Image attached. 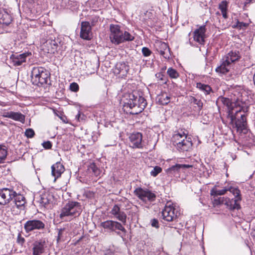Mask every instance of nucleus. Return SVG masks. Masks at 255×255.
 <instances>
[{
	"mask_svg": "<svg viewBox=\"0 0 255 255\" xmlns=\"http://www.w3.org/2000/svg\"><path fill=\"white\" fill-rule=\"evenodd\" d=\"M220 102L228 108V117L231 122L235 123L237 131L242 132L246 128L247 121L245 113L248 111V108L236 106L235 103H232L229 98L225 97L219 98L217 103Z\"/></svg>",
	"mask_w": 255,
	"mask_h": 255,
	"instance_id": "obj_1",
	"label": "nucleus"
},
{
	"mask_svg": "<svg viewBox=\"0 0 255 255\" xmlns=\"http://www.w3.org/2000/svg\"><path fill=\"white\" fill-rule=\"evenodd\" d=\"M146 105V100L142 96L129 94L128 99L125 103L124 107L131 110V111H129L130 114L136 115L143 111Z\"/></svg>",
	"mask_w": 255,
	"mask_h": 255,
	"instance_id": "obj_2",
	"label": "nucleus"
},
{
	"mask_svg": "<svg viewBox=\"0 0 255 255\" xmlns=\"http://www.w3.org/2000/svg\"><path fill=\"white\" fill-rule=\"evenodd\" d=\"M31 78L33 85L40 86L47 83L50 78V73L44 67H35L31 71Z\"/></svg>",
	"mask_w": 255,
	"mask_h": 255,
	"instance_id": "obj_3",
	"label": "nucleus"
},
{
	"mask_svg": "<svg viewBox=\"0 0 255 255\" xmlns=\"http://www.w3.org/2000/svg\"><path fill=\"white\" fill-rule=\"evenodd\" d=\"M82 211V206L79 202L68 201L61 209L59 217L61 219L69 217L75 218L79 216Z\"/></svg>",
	"mask_w": 255,
	"mask_h": 255,
	"instance_id": "obj_4",
	"label": "nucleus"
},
{
	"mask_svg": "<svg viewBox=\"0 0 255 255\" xmlns=\"http://www.w3.org/2000/svg\"><path fill=\"white\" fill-rule=\"evenodd\" d=\"M172 141L174 145L180 151H187L192 146V142L187 139L186 135L184 132L175 134L173 136Z\"/></svg>",
	"mask_w": 255,
	"mask_h": 255,
	"instance_id": "obj_5",
	"label": "nucleus"
},
{
	"mask_svg": "<svg viewBox=\"0 0 255 255\" xmlns=\"http://www.w3.org/2000/svg\"><path fill=\"white\" fill-rule=\"evenodd\" d=\"M179 215L178 207L171 202H167L162 211V219L167 222L175 221Z\"/></svg>",
	"mask_w": 255,
	"mask_h": 255,
	"instance_id": "obj_6",
	"label": "nucleus"
},
{
	"mask_svg": "<svg viewBox=\"0 0 255 255\" xmlns=\"http://www.w3.org/2000/svg\"><path fill=\"white\" fill-rule=\"evenodd\" d=\"M134 193L145 203L154 201L156 197L155 193L151 191L141 187L136 188L134 191Z\"/></svg>",
	"mask_w": 255,
	"mask_h": 255,
	"instance_id": "obj_7",
	"label": "nucleus"
},
{
	"mask_svg": "<svg viewBox=\"0 0 255 255\" xmlns=\"http://www.w3.org/2000/svg\"><path fill=\"white\" fill-rule=\"evenodd\" d=\"M16 191L12 188H3L0 189V204L12 205V201L15 195Z\"/></svg>",
	"mask_w": 255,
	"mask_h": 255,
	"instance_id": "obj_8",
	"label": "nucleus"
},
{
	"mask_svg": "<svg viewBox=\"0 0 255 255\" xmlns=\"http://www.w3.org/2000/svg\"><path fill=\"white\" fill-rule=\"evenodd\" d=\"M45 227V223L38 219L29 220L24 224V229L27 233L35 230H42Z\"/></svg>",
	"mask_w": 255,
	"mask_h": 255,
	"instance_id": "obj_9",
	"label": "nucleus"
},
{
	"mask_svg": "<svg viewBox=\"0 0 255 255\" xmlns=\"http://www.w3.org/2000/svg\"><path fill=\"white\" fill-rule=\"evenodd\" d=\"M230 191L233 194L238 195L239 194V188L234 187L231 186H228L224 187L222 189L217 188V186H214L210 191L211 196H217L225 195L227 191Z\"/></svg>",
	"mask_w": 255,
	"mask_h": 255,
	"instance_id": "obj_10",
	"label": "nucleus"
},
{
	"mask_svg": "<svg viewBox=\"0 0 255 255\" xmlns=\"http://www.w3.org/2000/svg\"><path fill=\"white\" fill-rule=\"evenodd\" d=\"M110 38L111 42L115 44L121 43V40L123 39L121 37V30L120 26L118 25L111 24L110 25Z\"/></svg>",
	"mask_w": 255,
	"mask_h": 255,
	"instance_id": "obj_11",
	"label": "nucleus"
},
{
	"mask_svg": "<svg viewBox=\"0 0 255 255\" xmlns=\"http://www.w3.org/2000/svg\"><path fill=\"white\" fill-rule=\"evenodd\" d=\"M129 140L130 147L133 148H142V135L141 133L136 132L131 133L129 136Z\"/></svg>",
	"mask_w": 255,
	"mask_h": 255,
	"instance_id": "obj_12",
	"label": "nucleus"
},
{
	"mask_svg": "<svg viewBox=\"0 0 255 255\" xmlns=\"http://www.w3.org/2000/svg\"><path fill=\"white\" fill-rule=\"evenodd\" d=\"M92 36V28L89 22H81L80 37L83 39L90 40Z\"/></svg>",
	"mask_w": 255,
	"mask_h": 255,
	"instance_id": "obj_13",
	"label": "nucleus"
},
{
	"mask_svg": "<svg viewBox=\"0 0 255 255\" xmlns=\"http://www.w3.org/2000/svg\"><path fill=\"white\" fill-rule=\"evenodd\" d=\"M30 55H31V53L29 52H25L20 54H12L10 59L13 66H18L25 62L27 57Z\"/></svg>",
	"mask_w": 255,
	"mask_h": 255,
	"instance_id": "obj_14",
	"label": "nucleus"
},
{
	"mask_svg": "<svg viewBox=\"0 0 255 255\" xmlns=\"http://www.w3.org/2000/svg\"><path fill=\"white\" fill-rule=\"evenodd\" d=\"M156 50L165 59H169L171 56L168 45L165 42H159L156 44Z\"/></svg>",
	"mask_w": 255,
	"mask_h": 255,
	"instance_id": "obj_15",
	"label": "nucleus"
},
{
	"mask_svg": "<svg viewBox=\"0 0 255 255\" xmlns=\"http://www.w3.org/2000/svg\"><path fill=\"white\" fill-rule=\"evenodd\" d=\"M206 29L205 25H202L194 32V40L200 44H204Z\"/></svg>",
	"mask_w": 255,
	"mask_h": 255,
	"instance_id": "obj_16",
	"label": "nucleus"
},
{
	"mask_svg": "<svg viewBox=\"0 0 255 255\" xmlns=\"http://www.w3.org/2000/svg\"><path fill=\"white\" fill-rule=\"evenodd\" d=\"M191 166L189 165L176 164L168 168L166 172L169 176L178 177L179 176V172L181 168H189Z\"/></svg>",
	"mask_w": 255,
	"mask_h": 255,
	"instance_id": "obj_17",
	"label": "nucleus"
},
{
	"mask_svg": "<svg viewBox=\"0 0 255 255\" xmlns=\"http://www.w3.org/2000/svg\"><path fill=\"white\" fill-rule=\"evenodd\" d=\"M45 245V241L43 240L35 241L33 244V255H41L43 254L44 252Z\"/></svg>",
	"mask_w": 255,
	"mask_h": 255,
	"instance_id": "obj_18",
	"label": "nucleus"
},
{
	"mask_svg": "<svg viewBox=\"0 0 255 255\" xmlns=\"http://www.w3.org/2000/svg\"><path fill=\"white\" fill-rule=\"evenodd\" d=\"M51 174L54 177V181L60 177L65 170L64 165L60 162H57L51 166Z\"/></svg>",
	"mask_w": 255,
	"mask_h": 255,
	"instance_id": "obj_19",
	"label": "nucleus"
},
{
	"mask_svg": "<svg viewBox=\"0 0 255 255\" xmlns=\"http://www.w3.org/2000/svg\"><path fill=\"white\" fill-rule=\"evenodd\" d=\"M129 70V67L125 62H119L117 63L113 72L115 74L121 75L124 76L127 74Z\"/></svg>",
	"mask_w": 255,
	"mask_h": 255,
	"instance_id": "obj_20",
	"label": "nucleus"
},
{
	"mask_svg": "<svg viewBox=\"0 0 255 255\" xmlns=\"http://www.w3.org/2000/svg\"><path fill=\"white\" fill-rule=\"evenodd\" d=\"M241 56L240 53L237 50H232L230 51L226 56L223 57L226 60V63H234L239 60Z\"/></svg>",
	"mask_w": 255,
	"mask_h": 255,
	"instance_id": "obj_21",
	"label": "nucleus"
},
{
	"mask_svg": "<svg viewBox=\"0 0 255 255\" xmlns=\"http://www.w3.org/2000/svg\"><path fill=\"white\" fill-rule=\"evenodd\" d=\"M57 231L58 232L57 242L64 241L69 232L68 224L64 225L62 228H57Z\"/></svg>",
	"mask_w": 255,
	"mask_h": 255,
	"instance_id": "obj_22",
	"label": "nucleus"
},
{
	"mask_svg": "<svg viewBox=\"0 0 255 255\" xmlns=\"http://www.w3.org/2000/svg\"><path fill=\"white\" fill-rule=\"evenodd\" d=\"M238 194V195L233 194L235 198L230 199V210H239L241 208L239 202L242 200V197L241 195V191L239 189V194Z\"/></svg>",
	"mask_w": 255,
	"mask_h": 255,
	"instance_id": "obj_23",
	"label": "nucleus"
},
{
	"mask_svg": "<svg viewBox=\"0 0 255 255\" xmlns=\"http://www.w3.org/2000/svg\"><path fill=\"white\" fill-rule=\"evenodd\" d=\"M58 43L55 39H47L45 43V46L47 47V52L54 53L57 51Z\"/></svg>",
	"mask_w": 255,
	"mask_h": 255,
	"instance_id": "obj_24",
	"label": "nucleus"
},
{
	"mask_svg": "<svg viewBox=\"0 0 255 255\" xmlns=\"http://www.w3.org/2000/svg\"><path fill=\"white\" fill-rule=\"evenodd\" d=\"M230 65V63H226V60L223 57L220 65L216 68L215 71L218 73L225 74L229 71Z\"/></svg>",
	"mask_w": 255,
	"mask_h": 255,
	"instance_id": "obj_25",
	"label": "nucleus"
},
{
	"mask_svg": "<svg viewBox=\"0 0 255 255\" xmlns=\"http://www.w3.org/2000/svg\"><path fill=\"white\" fill-rule=\"evenodd\" d=\"M171 96L166 92H162L157 96L156 100L161 105H167L170 102Z\"/></svg>",
	"mask_w": 255,
	"mask_h": 255,
	"instance_id": "obj_26",
	"label": "nucleus"
},
{
	"mask_svg": "<svg viewBox=\"0 0 255 255\" xmlns=\"http://www.w3.org/2000/svg\"><path fill=\"white\" fill-rule=\"evenodd\" d=\"M26 203L25 198L23 195L16 192L14 198L12 199V204L16 205L17 207L23 206Z\"/></svg>",
	"mask_w": 255,
	"mask_h": 255,
	"instance_id": "obj_27",
	"label": "nucleus"
},
{
	"mask_svg": "<svg viewBox=\"0 0 255 255\" xmlns=\"http://www.w3.org/2000/svg\"><path fill=\"white\" fill-rule=\"evenodd\" d=\"M12 21V18L10 14L8 13L4 12L2 13H0V23L8 25Z\"/></svg>",
	"mask_w": 255,
	"mask_h": 255,
	"instance_id": "obj_28",
	"label": "nucleus"
},
{
	"mask_svg": "<svg viewBox=\"0 0 255 255\" xmlns=\"http://www.w3.org/2000/svg\"><path fill=\"white\" fill-rule=\"evenodd\" d=\"M196 87L201 91L204 92L205 95H209L213 92L211 87L207 85L199 82L196 84Z\"/></svg>",
	"mask_w": 255,
	"mask_h": 255,
	"instance_id": "obj_29",
	"label": "nucleus"
},
{
	"mask_svg": "<svg viewBox=\"0 0 255 255\" xmlns=\"http://www.w3.org/2000/svg\"><path fill=\"white\" fill-rule=\"evenodd\" d=\"M11 119L14 121L20 122L23 124L25 123V117L20 112H12Z\"/></svg>",
	"mask_w": 255,
	"mask_h": 255,
	"instance_id": "obj_30",
	"label": "nucleus"
},
{
	"mask_svg": "<svg viewBox=\"0 0 255 255\" xmlns=\"http://www.w3.org/2000/svg\"><path fill=\"white\" fill-rule=\"evenodd\" d=\"M228 2L226 0H223L221 2L219 5V8L221 10L223 17L226 19L228 17L227 10H228Z\"/></svg>",
	"mask_w": 255,
	"mask_h": 255,
	"instance_id": "obj_31",
	"label": "nucleus"
},
{
	"mask_svg": "<svg viewBox=\"0 0 255 255\" xmlns=\"http://www.w3.org/2000/svg\"><path fill=\"white\" fill-rule=\"evenodd\" d=\"M37 202H38L41 206L45 207L49 204V200L47 194H42L37 198Z\"/></svg>",
	"mask_w": 255,
	"mask_h": 255,
	"instance_id": "obj_32",
	"label": "nucleus"
},
{
	"mask_svg": "<svg viewBox=\"0 0 255 255\" xmlns=\"http://www.w3.org/2000/svg\"><path fill=\"white\" fill-rule=\"evenodd\" d=\"M211 200L213 206L214 207H218L221 205L223 204L224 202V197H218L217 196H213V198L211 199Z\"/></svg>",
	"mask_w": 255,
	"mask_h": 255,
	"instance_id": "obj_33",
	"label": "nucleus"
},
{
	"mask_svg": "<svg viewBox=\"0 0 255 255\" xmlns=\"http://www.w3.org/2000/svg\"><path fill=\"white\" fill-rule=\"evenodd\" d=\"M190 101L191 103L197 106V110L200 112L203 108V103L200 99H198L194 97H191Z\"/></svg>",
	"mask_w": 255,
	"mask_h": 255,
	"instance_id": "obj_34",
	"label": "nucleus"
},
{
	"mask_svg": "<svg viewBox=\"0 0 255 255\" xmlns=\"http://www.w3.org/2000/svg\"><path fill=\"white\" fill-rule=\"evenodd\" d=\"M117 230L121 231L124 233L126 232V230L121 223L113 221L112 232H115Z\"/></svg>",
	"mask_w": 255,
	"mask_h": 255,
	"instance_id": "obj_35",
	"label": "nucleus"
},
{
	"mask_svg": "<svg viewBox=\"0 0 255 255\" xmlns=\"http://www.w3.org/2000/svg\"><path fill=\"white\" fill-rule=\"evenodd\" d=\"M113 220H107L101 223V226L104 229L112 232L113 229Z\"/></svg>",
	"mask_w": 255,
	"mask_h": 255,
	"instance_id": "obj_36",
	"label": "nucleus"
},
{
	"mask_svg": "<svg viewBox=\"0 0 255 255\" xmlns=\"http://www.w3.org/2000/svg\"><path fill=\"white\" fill-rule=\"evenodd\" d=\"M7 155V150L5 146L0 145V163L3 162Z\"/></svg>",
	"mask_w": 255,
	"mask_h": 255,
	"instance_id": "obj_37",
	"label": "nucleus"
},
{
	"mask_svg": "<svg viewBox=\"0 0 255 255\" xmlns=\"http://www.w3.org/2000/svg\"><path fill=\"white\" fill-rule=\"evenodd\" d=\"M167 73L171 78L175 79L179 77V74L177 71L172 68H168Z\"/></svg>",
	"mask_w": 255,
	"mask_h": 255,
	"instance_id": "obj_38",
	"label": "nucleus"
},
{
	"mask_svg": "<svg viewBox=\"0 0 255 255\" xmlns=\"http://www.w3.org/2000/svg\"><path fill=\"white\" fill-rule=\"evenodd\" d=\"M118 220L125 224L127 221V215L123 212L121 211L118 215L115 216Z\"/></svg>",
	"mask_w": 255,
	"mask_h": 255,
	"instance_id": "obj_39",
	"label": "nucleus"
},
{
	"mask_svg": "<svg viewBox=\"0 0 255 255\" xmlns=\"http://www.w3.org/2000/svg\"><path fill=\"white\" fill-rule=\"evenodd\" d=\"M89 169L92 170L94 175L96 176L100 174V170L97 167L94 163L90 164Z\"/></svg>",
	"mask_w": 255,
	"mask_h": 255,
	"instance_id": "obj_40",
	"label": "nucleus"
},
{
	"mask_svg": "<svg viewBox=\"0 0 255 255\" xmlns=\"http://www.w3.org/2000/svg\"><path fill=\"white\" fill-rule=\"evenodd\" d=\"M248 23H245L243 22H240L239 20H237L236 24L234 25L233 26V27L238 28L239 29H245L248 26Z\"/></svg>",
	"mask_w": 255,
	"mask_h": 255,
	"instance_id": "obj_41",
	"label": "nucleus"
},
{
	"mask_svg": "<svg viewBox=\"0 0 255 255\" xmlns=\"http://www.w3.org/2000/svg\"><path fill=\"white\" fill-rule=\"evenodd\" d=\"M155 77L158 80L162 81L163 84H166L167 81V78L162 73L159 72L156 73Z\"/></svg>",
	"mask_w": 255,
	"mask_h": 255,
	"instance_id": "obj_42",
	"label": "nucleus"
},
{
	"mask_svg": "<svg viewBox=\"0 0 255 255\" xmlns=\"http://www.w3.org/2000/svg\"><path fill=\"white\" fill-rule=\"evenodd\" d=\"M124 42L126 41H131L134 40V35L130 34L129 32L124 31Z\"/></svg>",
	"mask_w": 255,
	"mask_h": 255,
	"instance_id": "obj_43",
	"label": "nucleus"
},
{
	"mask_svg": "<svg viewBox=\"0 0 255 255\" xmlns=\"http://www.w3.org/2000/svg\"><path fill=\"white\" fill-rule=\"evenodd\" d=\"M161 171L162 168L158 166H156L150 171V175L153 177H156Z\"/></svg>",
	"mask_w": 255,
	"mask_h": 255,
	"instance_id": "obj_44",
	"label": "nucleus"
},
{
	"mask_svg": "<svg viewBox=\"0 0 255 255\" xmlns=\"http://www.w3.org/2000/svg\"><path fill=\"white\" fill-rule=\"evenodd\" d=\"M35 134L34 131L32 128L26 129L25 132V136L28 138H32Z\"/></svg>",
	"mask_w": 255,
	"mask_h": 255,
	"instance_id": "obj_45",
	"label": "nucleus"
},
{
	"mask_svg": "<svg viewBox=\"0 0 255 255\" xmlns=\"http://www.w3.org/2000/svg\"><path fill=\"white\" fill-rule=\"evenodd\" d=\"M120 208L117 205H115L113 207L111 213L114 216H116L117 215H118L120 212H121Z\"/></svg>",
	"mask_w": 255,
	"mask_h": 255,
	"instance_id": "obj_46",
	"label": "nucleus"
},
{
	"mask_svg": "<svg viewBox=\"0 0 255 255\" xmlns=\"http://www.w3.org/2000/svg\"><path fill=\"white\" fill-rule=\"evenodd\" d=\"M79 89V85L75 82L72 83L70 85V89L71 91L77 92Z\"/></svg>",
	"mask_w": 255,
	"mask_h": 255,
	"instance_id": "obj_47",
	"label": "nucleus"
},
{
	"mask_svg": "<svg viewBox=\"0 0 255 255\" xmlns=\"http://www.w3.org/2000/svg\"><path fill=\"white\" fill-rule=\"evenodd\" d=\"M141 52L143 55L145 57L149 56L151 54V51L146 47H144L142 48Z\"/></svg>",
	"mask_w": 255,
	"mask_h": 255,
	"instance_id": "obj_48",
	"label": "nucleus"
},
{
	"mask_svg": "<svg viewBox=\"0 0 255 255\" xmlns=\"http://www.w3.org/2000/svg\"><path fill=\"white\" fill-rule=\"evenodd\" d=\"M42 145L46 149H49L52 147V143L50 141H45L42 143Z\"/></svg>",
	"mask_w": 255,
	"mask_h": 255,
	"instance_id": "obj_49",
	"label": "nucleus"
},
{
	"mask_svg": "<svg viewBox=\"0 0 255 255\" xmlns=\"http://www.w3.org/2000/svg\"><path fill=\"white\" fill-rule=\"evenodd\" d=\"M25 242V239L23 237H22L20 234H18V235L17 236V243L20 245L21 246H22L23 244Z\"/></svg>",
	"mask_w": 255,
	"mask_h": 255,
	"instance_id": "obj_50",
	"label": "nucleus"
},
{
	"mask_svg": "<svg viewBox=\"0 0 255 255\" xmlns=\"http://www.w3.org/2000/svg\"><path fill=\"white\" fill-rule=\"evenodd\" d=\"M223 204H225L226 207L230 209V199L229 198H224Z\"/></svg>",
	"mask_w": 255,
	"mask_h": 255,
	"instance_id": "obj_51",
	"label": "nucleus"
},
{
	"mask_svg": "<svg viewBox=\"0 0 255 255\" xmlns=\"http://www.w3.org/2000/svg\"><path fill=\"white\" fill-rule=\"evenodd\" d=\"M151 226L156 228H158V221L157 220L154 219L151 220Z\"/></svg>",
	"mask_w": 255,
	"mask_h": 255,
	"instance_id": "obj_52",
	"label": "nucleus"
},
{
	"mask_svg": "<svg viewBox=\"0 0 255 255\" xmlns=\"http://www.w3.org/2000/svg\"><path fill=\"white\" fill-rule=\"evenodd\" d=\"M12 114V111L10 112H4L2 114V116L5 118H8L11 119Z\"/></svg>",
	"mask_w": 255,
	"mask_h": 255,
	"instance_id": "obj_53",
	"label": "nucleus"
},
{
	"mask_svg": "<svg viewBox=\"0 0 255 255\" xmlns=\"http://www.w3.org/2000/svg\"><path fill=\"white\" fill-rule=\"evenodd\" d=\"M98 17L97 16H93L91 19V24L92 26L95 25L96 22L98 21Z\"/></svg>",
	"mask_w": 255,
	"mask_h": 255,
	"instance_id": "obj_54",
	"label": "nucleus"
},
{
	"mask_svg": "<svg viewBox=\"0 0 255 255\" xmlns=\"http://www.w3.org/2000/svg\"><path fill=\"white\" fill-rule=\"evenodd\" d=\"M84 117V115H81V114L79 112L78 114L76 115V119L78 121H80L81 120H83V117Z\"/></svg>",
	"mask_w": 255,
	"mask_h": 255,
	"instance_id": "obj_55",
	"label": "nucleus"
},
{
	"mask_svg": "<svg viewBox=\"0 0 255 255\" xmlns=\"http://www.w3.org/2000/svg\"><path fill=\"white\" fill-rule=\"evenodd\" d=\"M121 37L122 38V39L124 38V31L121 30ZM124 42V39H123L121 40V43Z\"/></svg>",
	"mask_w": 255,
	"mask_h": 255,
	"instance_id": "obj_56",
	"label": "nucleus"
},
{
	"mask_svg": "<svg viewBox=\"0 0 255 255\" xmlns=\"http://www.w3.org/2000/svg\"><path fill=\"white\" fill-rule=\"evenodd\" d=\"M251 2H253V0H246L245 3L246 4L250 3Z\"/></svg>",
	"mask_w": 255,
	"mask_h": 255,
	"instance_id": "obj_57",
	"label": "nucleus"
},
{
	"mask_svg": "<svg viewBox=\"0 0 255 255\" xmlns=\"http://www.w3.org/2000/svg\"><path fill=\"white\" fill-rule=\"evenodd\" d=\"M113 254L112 253H108L107 254H105L104 255H112Z\"/></svg>",
	"mask_w": 255,
	"mask_h": 255,
	"instance_id": "obj_58",
	"label": "nucleus"
},
{
	"mask_svg": "<svg viewBox=\"0 0 255 255\" xmlns=\"http://www.w3.org/2000/svg\"><path fill=\"white\" fill-rule=\"evenodd\" d=\"M252 234H253V236L255 238V231Z\"/></svg>",
	"mask_w": 255,
	"mask_h": 255,
	"instance_id": "obj_59",
	"label": "nucleus"
},
{
	"mask_svg": "<svg viewBox=\"0 0 255 255\" xmlns=\"http://www.w3.org/2000/svg\"><path fill=\"white\" fill-rule=\"evenodd\" d=\"M253 2H255V0H253Z\"/></svg>",
	"mask_w": 255,
	"mask_h": 255,
	"instance_id": "obj_60",
	"label": "nucleus"
}]
</instances>
